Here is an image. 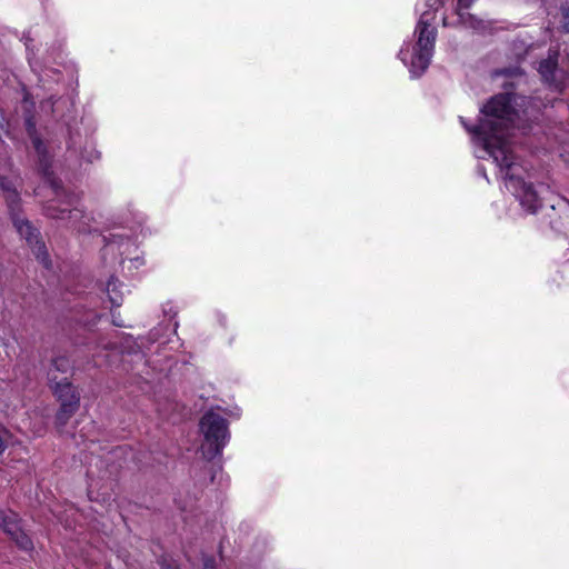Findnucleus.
Wrapping results in <instances>:
<instances>
[{
	"label": "nucleus",
	"mask_w": 569,
	"mask_h": 569,
	"mask_svg": "<svg viewBox=\"0 0 569 569\" xmlns=\"http://www.w3.org/2000/svg\"><path fill=\"white\" fill-rule=\"evenodd\" d=\"M14 226L18 230V232L20 233V236H22L23 238H26V240L29 242V243H32L33 241L36 242V248H34V253L37 256V258L46 266V267H49V262H48V253L46 251V248L43 244L39 243L38 241V236H39V232L37 229H34L29 221L27 220H22V219H14Z\"/></svg>",
	"instance_id": "6"
},
{
	"label": "nucleus",
	"mask_w": 569,
	"mask_h": 569,
	"mask_svg": "<svg viewBox=\"0 0 569 569\" xmlns=\"http://www.w3.org/2000/svg\"><path fill=\"white\" fill-rule=\"evenodd\" d=\"M10 439L11 433L7 429L0 427V455L7 449Z\"/></svg>",
	"instance_id": "13"
},
{
	"label": "nucleus",
	"mask_w": 569,
	"mask_h": 569,
	"mask_svg": "<svg viewBox=\"0 0 569 569\" xmlns=\"http://www.w3.org/2000/svg\"><path fill=\"white\" fill-rule=\"evenodd\" d=\"M0 527L8 535L16 537L19 532L17 515L13 511L0 510Z\"/></svg>",
	"instance_id": "7"
},
{
	"label": "nucleus",
	"mask_w": 569,
	"mask_h": 569,
	"mask_svg": "<svg viewBox=\"0 0 569 569\" xmlns=\"http://www.w3.org/2000/svg\"><path fill=\"white\" fill-rule=\"evenodd\" d=\"M52 368L54 371L67 372L70 369V361L66 357H57L52 360Z\"/></svg>",
	"instance_id": "12"
},
{
	"label": "nucleus",
	"mask_w": 569,
	"mask_h": 569,
	"mask_svg": "<svg viewBox=\"0 0 569 569\" xmlns=\"http://www.w3.org/2000/svg\"><path fill=\"white\" fill-rule=\"evenodd\" d=\"M433 19V12L427 10L422 12L418 22L416 30L418 32V41L411 62L415 72L417 70L420 73L423 72L430 63L436 40V29L431 27Z\"/></svg>",
	"instance_id": "3"
},
{
	"label": "nucleus",
	"mask_w": 569,
	"mask_h": 569,
	"mask_svg": "<svg viewBox=\"0 0 569 569\" xmlns=\"http://www.w3.org/2000/svg\"><path fill=\"white\" fill-rule=\"evenodd\" d=\"M0 189L4 192V197L11 208L13 210V204L18 201V193L16 189L12 187L11 182L6 178H0Z\"/></svg>",
	"instance_id": "9"
},
{
	"label": "nucleus",
	"mask_w": 569,
	"mask_h": 569,
	"mask_svg": "<svg viewBox=\"0 0 569 569\" xmlns=\"http://www.w3.org/2000/svg\"><path fill=\"white\" fill-rule=\"evenodd\" d=\"M199 428L203 436L201 453L207 460H212L221 453L228 441V422L219 413L208 411L200 419Z\"/></svg>",
	"instance_id": "2"
},
{
	"label": "nucleus",
	"mask_w": 569,
	"mask_h": 569,
	"mask_svg": "<svg viewBox=\"0 0 569 569\" xmlns=\"http://www.w3.org/2000/svg\"><path fill=\"white\" fill-rule=\"evenodd\" d=\"M17 535H19V532H18ZM13 538H14V539H17V541L20 543V546H21L22 548L28 549V548H30V547H31V541H30V539H29L28 537H26V536H21V537L19 538V536H16V537H13Z\"/></svg>",
	"instance_id": "16"
},
{
	"label": "nucleus",
	"mask_w": 569,
	"mask_h": 569,
	"mask_svg": "<svg viewBox=\"0 0 569 569\" xmlns=\"http://www.w3.org/2000/svg\"><path fill=\"white\" fill-rule=\"evenodd\" d=\"M119 283L116 280H110L107 284V292L110 298V301L113 306L119 307L122 302V297L118 292Z\"/></svg>",
	"instance_id": "11"
},
{
	"label": "nucleus",
	"mask_w": 569,
	"mask_h": 569,
	"mask_svg": "<svg viewBox=\"0 0 569 569\" xmlns=\"http://www.w3.org/2000/svg\"><path fill=\"white\" fill-rule=\"evenodd\" d=\"M558 52H549L547 59L539 63V73L542 79L558 91H561L568 83V73L557 66Z\"/></svg>",
	"instance_id": "4"
},
{
	"label": "nucleus",
	"mask_w": 569,
	"mask_h": 569,
	"mask_svg": "<svg viewBox=\"0 0 569 569\" xmlns=\"http://www.w3.org/2000/svg\"><path fill=\"white\" fill-rule=\"evenodd\" d=\"M46 212H47V216L50 217V218L64 219L63 214H64L66 210L64 209L63 210H58L53 206H49L46 209Z\"/></svg>",
	"instance_id": "15"
},
{
	"label": "nucleus",
	"mask_w": 569,
	"mask_h": 569,
	"mask_svg": "<svg viewBox=\"0 0 569 569\" xmlns=\"http://www.w3.org/2000/svg\"><path fill=\"white\" fill-rule=\"evenodd\" d=\"M79 214V212L77 210H70L69 213H68V217L71 219V218H77Z\"/></svg>",
	"instance_id": "20"
},
{
	"label": "nucleus",
	"mask_w": 569,
	"mask_h": 569,
	"mask_svg": "<svg viewBox=\"0 0 569 569\" xmlns=\"http://www.w3.org/2000/svg\"><path fill=\"white\" fill-rule=\"evenodd\" d=\"M78 407H73L70 405H61L60 410L57 413V423L59 426H64L68 420L76 413Z\"/></svg>",
	"instance_id": "10"
},
{
	"label": "nucleus",
	"mask_w": 569,
	"mask_h": 569,
	"mask_svg": "<svg viewBox=\"0 0 569 569\" xmlns=\"http://www.w3.org/2000/svg\"><path fill=\"white\" fill-rule=\"evenodd\" d=\"M162 569H178V568L174 565L167 563V565H163Z\"/></svg>",
	"instance_id": "21"
},
{
	"label": "nucleus",
	"mask_w": 569,
	"mask_h": 569,
	"mask_svg": "<svg viewBox=\"0 0 569 569\" xmlns=\"http://www.w3.org/2000/svg\"><path fill=\"white\" fill-rule=\"evenodd\" d=\"M441 3H442V0H427V2H426L427 7L433 11H436Z\"/></svg>",
	"instance_id": "17"
},
{
	"label": "nucleus",
	"mask_w": 569,
	"mask_h": 569,
	"mask_svg": "<svg viewBox=\"0 0 569 569\" xmlns=\"http://www.w3.org/2000/svg\"><path fill=\"white\" fill-rule=\"evenodd\" d=\"M529 102L525 97L509 93L497 94L482 108L485 118L471 131L505 171V178L508 180L507 187L516 193L521 206L528 212L535 213L542 204L539 192L531 183H527L518 177V164L515 162L505 132L509 127L522 129L528 119L536 117L538 109L527 106Z\"/></svg>",
	"instance_id": "1"
},
{
	"label": "nucleus",
	"mask_w": 569,
	"mask_h": 569,
	"mask_svg": "<svg viewBox=\"0 0 569 569\" xmlns=\"http://www.w3.org/2000/svg\"><path fill=\"white\" fill-rule=\"evenodd\" d=\"M561 157L563 158V160L569 163V143L565 144L562 147V152H561Z\"/></svg>",
	"instance_id": "18"
},
{
	"label": "nucleus",
	"mask_w": 569,
	"mask_h": 569,
	"mask_svg": "<svg viewBox=\"0 0 569 569\" xmlns=\"http://www.w3.org/2000/svg\"><path fill=\"white\" fill-rule=\"evenodd\" d=\"M49 380L61 405H70L79 408L80 395L67 378L58 380L53 370L49 371Z\"/></svg>",
	"instance_id": "5"
},
{
	"label": "nucleus",
	"mask_w": 569,
	"mask_h": 569,
	"mask_svg": "<svg viewBox=\"0 0 569 569\" xmlns=\"http://www.w3.org/2000/svg\"><path fill=\"white\" fill-rule=\"evenodd\" d=\"M33 144H34V148L37 149L38 152H41V141L38 139V138H34L33 139Z\"/></svg>",
	"instance_id": "19"
},
{
	"label": "nucleus",
	"mask_w": 569,
	"mask_h": 569,
	"mask_svg": "<svg viewBox=\"0 0 569 569\" xmlns=\"http://www.w3.org/2000/svg\"><path fill=\"white\" fill-rule=\"evenodd\" d=\"M496 74H508L507 71H497Z\"/></svg>",
	"instance_id": "22"
},
{
	"label": "nucleus",
	"mask_w": 569,
	"mask_h": 569,
	"mask_svg": "<svg viewBox=\"0 0 569 569\" xmlns=\"http://www.w3.org/2000/svg\"><path fill=\"white\" fill-rule=\"evenodd\" d=\"M561 14V26L567 32H569V2L562 6Z\"/></svg>",
	"instance_id": "14"
},
{
	"label": "nucleus",
	"mask_w": 569,
	"mask_h": 569,
	"mask_svg": "<svg viewBox=\"0 0 569 569\" xmlns=\"http://www.w3.org/2000/svg\"><path fill=\"white\" fill-rule=\"evenodd\" d=\"M473 0H458L457 14L461 24L470 28H477L479 22L463 10L468 9Z\"/></svg>",
	"instance_id": "8"
}]
</instances>
